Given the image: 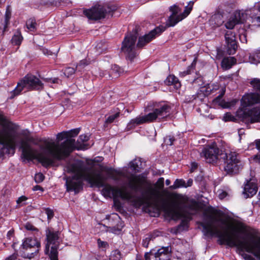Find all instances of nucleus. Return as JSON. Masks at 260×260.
<instances>
[{"label": "nucleus", "mask_w": 260, "mask_h": 260, "mask_svg": "<svg viewBox=\"0 0 260 260\" xmlns=\"http://www.w3.org/2000/svg\"><path fill=\"white\" fill-rule=\"evenodd\" d=\"M66 169L68 172L74 174V176L66 178V186L68 192L74 191L75 194L79 192L82 189V180H84L92 185L103 187L102 192L105 197L118 195L122 200H130L132 199V194L129 192L124 189L115 188L109 184H106V179L101 172L92 171L83 161H76L68 164Z\"/></svg>", "instance_id": "obj_1"}, {"label": "nucleus", "mask_w": 260, "mask_h": 260, "mask_svg": "<svg viewBox=\"0 0 260 260\" xmlns=\"http://www.w3.org/2000/svg\"><path fill=\"white\" fill-rule=\"evenodd\" d=\"M209 218L208 221L201 224L206 235H215L219 238L221 244L235 247L240 251L250 253L260 260V238L252 239L249 241L242 238L240 235L245 234L247 231L244 223L239 221L233 222L228 226L229 231L222 233L214 226V218L211 215Z\"/></svg>", "instance_id": "obj_2"}, {"label": "nucleus", "mask_w": 260, "mask_h": 260, "mask_svg": "<svg viewBox=\"0 0 260 260\" xmlns=\"http://www.w3.org/2000/svg\"><path fill=\"white\" fill-rule=\"evenodd\" d=\"M80 132V128L71 129L68 132H62L58 133L57 139L58 141L67 139L60 143L55 142H46L45 146L41 147L42 152H39L37 149L31 147L33 150L34 155L29 160H38L42 166L48 167L53 165L55 161L61 160L69 156L70 153L75 149V140L72 138L76 136Z\"/></svg>", "instance_id": "obj_3"}, {"label": "nucleus", "mask_w": 260, "mask_h": 260, "mask_svg": "<svg viewBox=\"0 0 260 260\" xmlns=\"http://www.w3.org/2000/svg\"><path fill=\"white\" fill-rule=\"evenodd\" d=\"M219 155L224 161V171L228 174H237L242 169L243 163L236 152L228 151L224 153H220L219 149L214 144L206 146L200 153L201 156L204 157L207 162L212 164L217 162Z\"/></svg>", "instance_id": "obj_4"}, {"label": "nucleus", "mask_w": 260, "mask_h": 260, "mask_svg": "<svg viewBox=\"0 0 260 260\" xmlns=\"http://www.w3.org/2000/svg\"><path fill=\"white\" fill-rule=\"evenodd\" d=\"M17 146L21 150L24 161L32 157L33 150L26 139L20 138L5 128H0V157L5 154L13 155Z\"/></svg>", "instance_id": "obj_5"}, {"label": "nucleus", "mask_w": 260, "mask_h": 260, "mask_svg": "<svg viewBox=\"0 0 260 260\" xmlns=\"http://www.w3.org/2000/svg\"><path fill=\"white\" fill-rule=\"evenodd\" d=\"M193 4V3L190 2L188 5L185 7L182 13H181V8L177 5L170 7V11L172 12V14L166 22V25H159L150 31L149 34L140 37L137 47L142 48L157 36H159L167 27L175 26L178 22L186 18L190 13Z\"/></svg>", "instance_id": "obj_6"}, {"label": "nucleus", "mask_w": 260, "mask_h": 260, "mask_svg": "<svg viewBox=\"0 0 260 260\" xmlns=\"http://www.w3.org/2000/svg\"><path fill=\"white\" fill-rule=\"evenodd\" d=\"M155 185L156 188L149 187L147 188L145 192L146 200L156 206H160L166 215L173 219L186 217L181 211L176 210L164 199L159 190L164 188V178H159Z\"/></svg>", "instance_id": "obj_7"}, {"label": "nucleus", "mask_w": 260, "mask_h": 260, "mask_svg": "<svg viewBox=\"0 0 260 260\" xmlns=\"http://www.w3.org/2000/svg\"><path fill=\"white\" fill-rule=\"evenodd\" d=\"M170 107L164 102L156 103L153 104V108L147 114L139 116L132 119L127 124L126 128L130 130L136 126L145 123H150L156 120L161 121L166 118L170 113Z\"/></svg>", "instance_id": "obj_8"}, {"label": "nucleus", "mask_w": 260, "mask_h": 260, "mask_svg": "<svg viewBox=\"0 0 260 260\" xmlns=\"http://www.w3.org/2000/svg\"><path fill=\"white\" fill-rule=\"evenodd\" d=\"M241 104L243 107L253 106L249 111L251 123L260 122V94L251 92L243 96Z\"/></svg>", "instance_id": "obj_9"}, {"label": "nucleus", "mask_w": 260, "mask_h": 260, "mask_svg": "<svg viewBox=\"0 0 260 260\" xmlns=\"http://www.w3.org/2000/svg\"><path fill=\"white\" fill-rule=\"evenodd\" d=\"M58 231H54L51 229L46 230V244L45 253L49 255L50 260H58L57 249L60 242Z\"/></svg>", "instance_id": "obj_10"}, {"label": "nucleus", "mask_w": 260, "mask_h": 260, "mask_svg": "<svg viewBox=\"0 0 260 260\" xmlns=\"http://www.w3.org/2000/svg\"><path fill=\"white\" fill-rule=\"evenodd\" d=\"M43 88L44 84L39 78L34 75L27 74L18 83L17 86L12 91L11 98L19 94L24 88L28 90H42Z\"/></svg>", "instance_id": "obj_11"}, {"label": "nucleus", "mask_w": 260, "mask_h": 260, "mask_svg": "<svg viewBox=\"0 0 260 260\" xmlns=\"http://www.w3.org/2000/svg\"><path fill=\"white\" fill-rule=\"evenodd\" d=\"M110 178L115 181H119L120 177H125L128 181V187L135 191H138L145 182V179L140 175L131 174L125 175V174L121 171L111 170L108 172Z\"/></svg>", "instance_id": "obj_12"}, {"label": "nucleus", "mask_w": 260, "mask_h": 260, "mask_svg": "<svg viewBox=\"0 0 260 260\" xmlns=\"http://www.w3.org/2000/svg\"><path fill=\"white\" fill-rule=\"evenodd\" d=\"M114 10V8L108 4L98 2L91 8L83 11L84 14L90 20H98L104 18L108 13Z\"/></svg>", "instance_id": "obj_13"}, {"label": "nucleus", "mask_w": 260, "mask_h": 260, "mask_svg": "<svg viewBox=\"0 0 260 260\" xmlns=\"http://www.w3.org/2000/svg\"><path fill=\"white\" fill-rule=\"evenodd\" d=\"M138 37L137 32L126 35L122 42L121 50L131 60L137 55L136 50V42Z\"/></svg>", "instance_id": "obj_14"}, {"label": "nucleus", "mask_w": 260, "mask_h": 260, "mask_svg": "<svg viewBox=\"0 0 260 260\" xmlns=\"http://www.w3.org/2000/svg\"><path fill=\"white\" fill-rule=\"evenodd\" d=\"M21 247L26 251H30L24 256L30 259L39 253L41 248V243L36 239L26 238L23 241Z\"/></svg>", "instance_id": "obj_15"}, {"label": "nucleus", "mask_w": 260, "mask_h": 260, "mask_svg": "<svg viewBox=\"0 0 260 260\" xmlns=\"http://www.w3.org/2000/svg\"><path fill=\"white\" fill-rule=\"evenodd\" d=\"M247 14L241 11L235 12L230 17L229 20L225 24L226 28L233 29L236 24L238 23H244L246 21Z\"/></svg>", "instance_id": "obj_16"}, {"label": "nucleus", "mask_w": 260, "mask_h": 260, "mask_svg": "<svg viewBox=\"0 0 260 260\" xmlns=\"http://www.w3.org/2000/svg\"><path fill=\"white\" fill-rule=\"evenodd\" d=\"M225 39L230 54L235 53L237 48L235 34L231 30H228L225 34Z\"/></svg>", "instance_id": "obj_17"}, {"label": "nucleus", "mask_w": 260, "mask_h": 260, "mask_svg": "<svg viewBox=\"0 0 260 260\" xmlns=\"http://www.w3.org/2000/svg\"><path fill=\"white\" fill-rule=\"evenodd\" d=\"M258 188L255 183L251 182V180L247 182L244 188L243 193L245 196V198H249L253 197L256 194Z\"/></svg>", "instance_id": "obj_18"}, {"label": "nucleus", "mask_w": 260, "mask_h": 260, "mask_svg": "<svg viewBox=\"0 0 260 260\" xmlns=\"http://www.w3.org/2000/svg\"><path fill=\"white\" fill-rule=\"evenodd\" d=\"M158 260H170L171 254V248L170 247H162L157 250L155 252Z\"/></svg>", "instance_id": "obj_19"}, {"label": "nucleus", "mask_w": 260, "mask_h": 260, "mask_svg": "<svg viewBox=\"0 0 260 260\" xmlns=\"http://www.w3.org/2000/svg\"><path fill=\"white\" fill-rule=\"evenodd\" d=\"M257 11L256 13L252 12L250 14L249 21L254 25L260 26V3L256 6Z\"/></svg>", "instance_id": "obj_20"}, {"label": "nucleus", "mask_w": 260, "mask_h": 260, "mask_svg": "<svg viewBox=\"0 0 260 260\" xmlns=\"http://www.w3.org/2000/svg\"><path fill=\"white\" fill-rule=\"evenodd\" d=\"M165 82L168 85H173L174 88L176 89H179L181 87L180 81L174 75H170L168 76Z\"/></svg>", "instance_id": "obj_21"}, {"label": "nucleus", "mask_w": 260, "mask_h": 260, "mask_svg": "<svg viewBox=\"0 0 260 260\" xmlns=\"http://www.w3.org/2000/svg\"><path fill=\"white\" fill-rule=\"evenodd\" d=\"M210 23L214 25V27H218L221 25L223 22V16L219 14L213 15L210 19Z\"/></svg>", "instance_id": "obj_22"}, {"label": "nucleus", "mask_w": 260, "mask_h": 260, "mask_svg": "<svg viewBox=\"0 0 260 260\" xmlns=\"http://www.w3.org/2000/svg\"><path fill=\"white\" fill-rule=\"evenodd\" d=\"M122 69L117 65L112 66L110 73L108 74L109 78L111 77L112 79L118 78L122 73Z\"/></svg>", "instance_id": "obj_23"}, {"label": "nucleus", "mask_w": 260, "mask_h": 260, "mask_svg": "<svg viewBox=\"0 0 260 260\" xmlns=\"http://www.w3.org/2000/svg\"><path fill=\"white\" fill-rule=\"evenodd\" d=\"M219 89V85L217 82L209 84L206 86V92L208 94H214Z\"/></svg>", "instance_id": "obj_24"}, {"label": "nucleus", "mask_w": 260, "mask_h": 260, "mask_svg": "<svg viewBox=\"0 0 260 260\" xmlns=\"http://www.w3.org/2000/svg\"><path fill=\"white\" fill-rule=\"evenodd\" d=\"M249 62L253 64L260 63V49L257 50L249 55Z\"/></svg>", "instance_id": "obj_25"}, {"label": "nucleus", "mask_w": 260, "mask_h": 260, "mask_svg": "<svg viewBox=\"0 0 260 260\" xmlns=\"http://www.w3.org/2000/svg\"><path fill=\"white\" fill-rule=\"evenodd\" d=\"M141 165L140 159H135L129 162V167L133 171L139 172L140 171Z\"/></svg>", "instance_id": "obj_26"}, {"label": "nucleus", "mask_w": 260, "mask_h": 260, "mask_svg": "<svg viewBox=\"0 0 260 260\" xmlns=\"http://www.w3.org/2000/svg\"><path fill=\"white\" fill-rule=\"evenodd\" d=\"M89 139V137L88 135H81L79 136V139L77 140V146H76L75 148H77V149H85L86 148L84 146V145H78V144H79L81 142L84 143L85 142H87Z\"/></svg>", "instance_id": "obj_27"}, {"label": "nucleus", "mask_w": 260, "mask_h": 260, "mask_svg": "<svg viewBox=\"0 0 260 260\" xmlns=\"http://www.w3.org/2000/svg\"><path fill=\"white\" fill-rule=\"evenodd\" d=\"M119 115L120 112L119 111L110 113L105 120V123L109 124L114 122L115 120L119 117Z\"/></svg>", "instance_id": "obj_28"}, {"label": "nucleus", "mask_w": 260, "mask_h": 260, "mask_svg": "<svg viewBox=\"0 0 260 260\" xmlns=\"http://www.w3.org/2000/svg\"><path fill=\"white\" fill-rule=\"evenodd\" d=\"M236 62V60L234 57L225 58L222 60V65L226 68H230Z\"/></svg>", "instance_id": "obj_29"}, {"label": "nucleus", "mask_w": 260, "mask_h": 260, "mask_svg": "<svg viewBox=\"0 0 260 260\" xmlns=\"http://www.w3.org/2000/svg\"><path fill=\"white\" fill-rule=\"evenodd\" d=\"M26 25L27 29L31 31H34L37 29V23L35 19L31 18L27 20Z\"/></svg>", "instance_id": "obj_30"}, {"label": "nucleus", "mask_w": 260, "mask_h": 260, "mask_svg": "<svg viewBox=\"0 0 260 260\" xmlns=\"http://www.w3.org/2000/svg\"><path fill=\"white\" fill-rule=\"evenodd\" d=\"M23 37L19 31H17L12 38V43L15 45H20L22 41Z\"/></svg>", "instance_id": "obj_31"}, {"label": "nucleus", "mask_w": 260, "mask_h": 260, "mask_svg": "<svg viewBox=\"0 0 260 260\" xmlns=\"http://www.w3.org/2000/svg\"><path fill=\"white\" fill-rule=\"evenodd\" d=\"M250 84L255 90L260 92V79H253L250 81Z\"/></svg>", "instance_id": "obj_32"}, {"label": "nucleus", "mask_w": 260, "mask_h": 260, "mask_svg": "<svg viewBox=\"0 0 260 260\" xmlns=\"http://www.w3.org/2000/svg\"><path fill=\"white\" fill-rule=\"evenodd\" d=\"M181 187H185V181L183 179H176L174 185L171 186L172 188H177Z\"/></svg>", "instance_id": "obj_33"}, {"label": "nucleus", "mask_w": 260, "mask_h": 260, "mask_svg": "<svg viewBox=\"0 0 260 260\" xmlns=\"http://www.w3.org/2000/svg\"><path fill=\"white\" fill-rule=\"evenodd\" d=\"M154 238V237L152 234L147 235L145 238L143 240L142 245L144 247H148L150 241Z\"/></svg>", "instance_id": "obj_34"}, {"label": "nucleus", "mask_w": 260, "mask_h": 260, "mask_svg": "<svg viewBox=\"0 0 260 260\" xmlns=\"http://www.w3.org/2000/svg\"><path fill=\"white\" fill-rule=\"evenodd\" d=\"M121 254L118 250L113 251L110 256V260H120Z\"/></svg>", "instance_id": "obj_35"}, {"label": "nucleus", "mask_w": 260, "mask_h": 260, "mask_svg": "<svg viewBox=\"0 0 260 260\" xmlns=\"http://www.w3.org/2000/svg\"><path fill=\"white\" fill-rule=\"evenodd\" d=\"M145 260H158L155 253L152 251L146 252L145 254Z\"/></svg>", "instance_id": "obj_36"}, {"label": "nucleus", "mask_w": 260, "mask_h": 260, "mask_svg": "<svg viewBox=\"0 0 260 260\" xmlns=\"http://www.w3.org/2000/svg\"><path fill=\"white\" fill-rule=\"evenodd\" d=\"M187 208L191 211H196L198 209V204L194 201L192 200L187 205Z\"/></svg>", "instance_id": "obj_37"}, {"label": "nucleus", "mask_w": 260, "mask_h": 260, "mask_svg": "<svg viewBox=\"0 0 260 260\" xmlns=\"http://www.w3.org/2000/svg\"><path fill=\"white\" fill-rule=\"evenodd\" d=\"M7 121L4 116L0 113V125H1L3 126L2 128H5L7 129H8L9 132L11 133L15 134V133H13L12 131H11L10 129H9L7 127Z\"/></svg>", "instance_id": "obj_38"}, {"label": "nucleus", "mask_w": 260, "mask_h": 260, "mask_svg": "<svg viewBox=\"0 0 260 260\" xmlns=\"http://www.w3.org/2000/svg\"><path fill=\"white\" fill-rule=\"evenodd\" d=\"M197 63V58H194L190 66H189L186 70V72L188 75L190 74L194 70Z\"/></svg>", "instance_id": "obj_39"}, {"label": "nucleus", "mask_w": 260, "mask_h": 260, "mask_svg": "<svg viewBox=\"0 0 260 260\" xmlns=\"http://www.w3.org/2000/svg\"><path fill=\"white\" fill-rule=\"evenodd\" d=\"M197 63V58H194L190 66H189L186 70V72L188 75L190 74L194 70Z\"/></svg>", "instance_id": "obj_40"}, {"label": "nucleus", "mask_w": 260, "mask_h": 260, "mask_svg": "<svg viewBox=\"0 0 260 260\" xmlns=\"http://www.w3.org/2000/svg\"><path fill=\"white\" fill-rule=\"evenodd\" d=\"M174 141V138L171 136H167L165 138V142L167 145H172Z\"/></svg>", "instance_id": "obj_41"}, {"label": "nucleus", "mask_w": 260, "mask_h": 260, "mask_svg": "<svg viewBox=\"0 0 260 260\" xmlns=\"http://www.w3.org/2000/svg\"><path fill=\"white\" fill-rule=\"evenodd\" d=\"M75 72V70L73 68L69 67L64 69V74L66 76L69 77L70 76L73 75Z\"/></svg>", "instance_id": "obj_42"}, {"label": "nucleus", "mask_w": 260, "mask_h": 260, "mask_svg": "<svg viewBox=\"0 0 260 260\" xmlns=\"http://www.w3.org/2000/svg\"><path fill=\"white\" fill-rule=\"evenodd\" d=\"M44 176L41 173L36 174L35 176V180L37 183H40L42 182L44 180Z\"/></svg>", "instance_id": "obj_43"}, {"label": "nucleus", "mask_w": 260, "mask_h": 260, "mask_svg": "<svg viewBox=\"0 0 260 260\" xmlns=\"http://www.w3.org/2000/svg\"><path fill=\"white\" fill-rule=\"evenodd\" d=\"M25 228L28 231H31L34 232H38V229L30 223L27 222L24 225Z\"/></svg>", "instance_id": "obj_44"}, {"label": "nucleus", "mask_w": 260, "mask_h": 260, "mask_svg": "<svg viewBox=\"0 0 260 260\" xmlns=\"http://www.w3.org/2000/svg\"><path fill=\"white\" fill-rule=\"evenodd\" d=\"M235 119L234 116H233L231 113H226L224 114L223 119L225 121H233Z\"/></svg>", "instance_id": "obj_45"}, {"label": "nucleus", "mask_w": 260, "mask_h": 260, "mask_svg": "<svg viewBox=\"0 0 260 260\" xmlns=\"http://www.w3.org/2000/svg\"><path fill=\"white\" fill-rule=\"evenodd\" d=\"M89 64V62L87 61V60H82L80 61L79 63H78L77 65L76 68L77 69H80V68H84L86 66Z\"/></svg>", "instance_id": "obj_46"}, {"label": "nucleus", "mask_w": 260, "mask_h": 260, "mask_svg": "<svg viewBox=\"0 0 260 260\" xmlns=\"http://www.w3.org/2000/svg\"><path fill=\"white\" fill-rule=\"evenodd\" d=\"M45 213L47 215L48 220H50L54 216L53 211L50 208H46L45 209Z\"/></svg>", "instance_id": "obj_47"}, {"label": "nucleus", "mask_w": 260, "mask_h": 260, "mask_svg": "<svg viewBox=\"0 0 260 260\" xmlns=\"http://www.w3.org/2000/svg\"><path fill=\"white\" fill-rule=\"evenodd\" d=\"M252 146H255V148L258 150L259 152H260V139L255 140L253 143L250 144L249 147Z\"/></svg>", "instance_id": "obj_48"}, {"label": "nucleus", "mask_w": 260, "mask_h": 260, "mask_svg": "<svg viewBox=\"0 0 260 260\" xmlns=\"http://www.w3.org/2000/svg\"><path fill=\"white\" fill-rule=\"evenodd\" d=\"M239 39L242 43H247L246 35L245 33H241L239 34Z\"/></svg>", "instance_id": "obj_49"}, {"label": "nucleus", "mask_w": 260, "mask_h": 260, "mask_svg": "<svg viewBox=\"0 0 260 260\" xmlns=\"http://www.w3.org/2000/svg\"><path fill=\"white\" fill-rule=\"evenodd\" d=\"M98 244L100 248H105L108 245L107 242L103 241L100 239L98 240Z\"/></svg>", "instance_id": "obj_50"}, {"label": "nucleus", "mask_w": 260, "mask_h": 260, "mask_svg": "<svg viewBox=\"0 0 260 260\" xmlns=\"http://www.w3.org/2000/svg\"><path fill=\"white\" fill-rule=\"evenodd\" d=\"M27 199L25 196H22L18 199V200H17V203L18 204H19L21 206H22V205L24 204H23V202L26 201Z\"/></svg>", "instance_id": "obj_51"}, {"label": "nucleus", "mask_w": 260, "mask_h": 260, "mask_svg": "<svg viewBox=\"0 0 260 260\" xmlns=\"http://www.w3.org/2000/svg\"><path fill=\"white\" fill-rule=\"evenodd\" d=\"M220 94H219V95H218L215 100L216 101H218V100H219L220 98H221L223 95H224V93H225V88H222L220 90Z\"/></svg>", "instance_id": "obj_52"}, {"label": "nucleus", "mask_w": 260, "mask_h": 260, "mask_svg": "<svg viewBox=\"0 0 260 260\" xmlns=\"http://www.w3.org/2000/svg\"><path fill=\"white\" fill-rule=\"evenodd\" d=\"M189 220H190V218H189V219L185 218V219H183L182 220L181 223L180 225L182 226H187L188 222Z\"/></svg>", "instance_id": "obj_53"}, {"label": "nucleus", "mask_w": 260, "mask_h": 260, "mask_svg": "<svg viewBox=\"0 0 260 260\" xmlns=\"http://www.w3.org/2000/svg\"><path fill=\"white\" fill-rule=\"evenodd\" d=\"M10 18V13L8 11H6L5 14V22L6 24L8 22L9 19Z\"/></svg>", "instance_id": "obj_54"}, {"label": "nucleus", "mask_w": 260, "mask_h": 260, "mask_svg": "<svg viewBox=\"0 0 260 260\" xmlns=\"http://www.w3.org/2000/svg\"><path fill=\"white\" fill-rule=\"evenodd\" d=\"M193 183V180L192 179H189L187 180V182H185V187L191 186Z\"/></svg>", "instance_id": "obj_55"}, {"label": "nucleus", "mask_w": 260, "mask_h": 260, "mask_svg": "<svg viewBox=\"0 0 260 260\" xmlns=\"http://www.w3.org/2000/svg\"><path fill=\"white\" fill-rule=\"evenodd\" d=\"M14 232L13 231L10 230L8 232L7 237L9 239H11V237L13 236Z\"/></svg>", "instance_id": "obj_56"}, {"label": "nucleus", "mask_w": 260, "mask_h": 260, "mask_svg": "<svg viewBox=\"0 0 260 260\" xmlns=\"http://www.w3.org/2000/svg\"><path fill=\"white\" fill-rule=\"evenodd\" d=\"M253 159L257 162H260V155L256 154L253 156Z\"/></svg>", "instance_id": "obj_57"}, {"label": "nucleus", "mask_w": 260, "mask_h": 260, "mask_svg": "<svg viewBox=\"0 0 260 260\" xmlns=\"http://www.w3.org/2000/svg\"><path fill=\"white\" fill-rule=\"evenodd\" d=\"M6 260H19L15 254L12 255L7 258Z\"/></svg>", "instance_id": "obj_58"}, {"label": "nucleus", "mask_w": 260, "mask_h": 260, "mask_svg": "<svg viewBox=\"0 0 260 260\" xmlns=\"http://www.w3.org/2000/svg\"><path fill=\"white\" fill-rule=\"evenodd\" d=\"M227 196V193L225 191H222L219 194V198L220 199L224 198Z\"/></svg>", "instance_id": "obj_59"}, {"label": "nucleus", "mask_w": 260, "mask_h": 260, "mask_svg": "<svg viewBox=\"0 0 260 260\" xmlns=\"http://www.w3.org/2000/svg\"><path fill=\"white\" fill-rule=\"evenodd\" d=\"M44 80L45 82H48L49 80H50L52 81V82L53 83H57L58 79L57 78H54L53 79H49L45 78V79H44Z\"/></svg>", "instance_id": "obj_60"}, {"label": "nucleus", "mask_w": 260, "mask_h": 260, "mask_svg": "<svg viewBox=\"0 0 260 260\" xmlns=\"http://www.w3.org/2000/svg\"><path fill=\"white\" fill-rule=\"evenodd\" d=\"M197 164L196 162H193L191 164V172H192L194 170H195L197 168Z\"/></svg>", "instance_id": "obj_61"}, {"label": "nucleus", "mask_w": 260, "mask_h": 260, "mask_svg": "<svg viewBox=\"0 0 260 260\" xmlns=\"http://www.w3.org/2000/svg\"><path fill=\"white\" fill-rule=\"evenodd\" d=\"M136 260H145V256L143 257L140 254H137L136 256Z\"/></svg>", "instance_id": "obj_62"}, {"label": "nucleus", "mask_w": 260, "mask_h": 260, "mask_svg": "<svg viewBox=\"0 0 260 260\" xmlns=\"http://www.w3.org/2000/svg\"><path fill=\"white\" fill-rule=\"evenodd\" d=\"M43 53L45 54V55H51V53L50 52V51H49L48 49H44L43 50Z\"/></svg>", "instance_id": "obj_63"}, {"label": "nucleus", "mask_w": 260, "mask_h": 260, "mask_svg": "<svg viewBox=\"0 0 260 260\" xmlns=\"http://www.w3.org/2000/svg\"><path fill=\"white\" fill-rule=\"evenodd\" d=\"M33 190L35 191L38 190H41L43 191L42 188L39 185H36L35 186H34L33 188Z\"/></svg>", "instance_id": "obj_64"}]
</instances>
